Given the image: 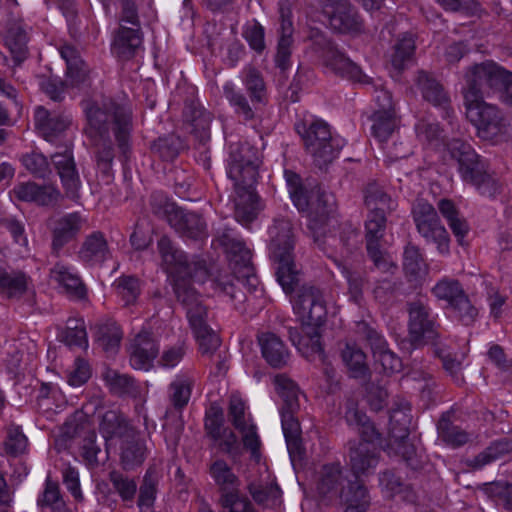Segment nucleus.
I'll list each match as a JSON object with an SVG mask.
<instances>
[{
    "mask_svg": "<svg viewBox=\"0 0 512 512\" xmlns=\"http://www.w3.org/2000/svg\"><path fill=\"white\" fill-rule=\"evenodd\" d=\"M114 288L117 296L126 306L134 304L140 294L139 280L132 276L118 278L114 283Z\"/></svg>",
    "mask_w": 512,
    "mask_h": 512,
    "instance_id": "6e6d98bb",
    "label": "nucleus"
},
{
    "mask_svg": "<svg viewBox=\"0 0 512 512\" xmlns=\"http://www.w3.org/2000/svg\"><path fill=\"white\" fill-rule=\"evenodd\" d=\"M451 158L458 163V171L463 181L474 185L480 194L494 197L501 190L498 180L486 171V165L471 146L461 140L454 139L447 144Z\"/></svg>",
    "mask_w": 512,
    "mask_h": 512,
    "instance_id": "9d476101",
    "label": "nucleus"
},
{
    "mask_svg": "<svg viewBox=\"0 0 512 512\" xmlns=\"http://www.w3.org/2000/svg\"><path fill=\"white\" fill-rule=\"evenodd\" d=\"M70 123L71 119L68 115L51 114L42 106H38L35 110V126L47 141H53L62 134Z\"/></svg>",
    "mask_w": 512,
    "mask_h": 512,
    "instance_id": "7c9ffc66",
    "label": "nucleus"
},
{
    "mask_svg": "<svg viewBox=\"0 0 512 512\" xmlns=\"http://www.w3.org/2000/svg\"><path fill=\"white\" fill-rule=\"evenodd\" d=\"M409 333L413 342L434 335L433 320L429 309L421 302L411 303L409 309Z\"/></svg>",
    "mask_w": 512,
    "mask_h": 512,
    "instance_id": "2f4dec72",
    "label": "nucleus"
},
{
    "mask_svg": "<svg viewBox=\"0 0 512 512\" xmlns=\"http://www.w3.org/2000/svg\"><path fill=\"white\" fill-rule=\"evenodd\" d=\"M403 267L406 274L414 280L423 278L428 271L419 249L413 245H408L404 250Z\"/></svg>",
    "mask_w": 512,
    "mask_h": 512,
    "instance_id": "de8ad7c7",
    "label": "nucleus"
},
{
    "mask_svg": "<svg viewBox=\"0 0 512 512\" xmlns=\"http://www.w3.org/2000/svg\"><path fill=\"white\" fill-rule=\"evenodd\" d=\"M280 13V37L277 45L275 61L278 67L286 69L290 65L291 46L293 43V23L291 20V7L288 2H281Z\"/></svg>",
    "mask_w": 512,
    "mask_h": 512,
    "instance_id": "cd10ccee",
    "label": "nucleus"
},
{
    "mask_svg": "<svg viewBox=\"0 0 512 512\" xmlns=\"http://www.w3.org/2000/svg\"><path fill=\"white\" fill-rule=\"evenodd\" d=\"M223 94L238 115L247 120L253 117V110L246 97L237 89L234 83L226 82L223 86Z\"/></svg>",
    "mask_w": 512,
    "mask_h": 512,
    "instance_id": "5fc2aeb1",
    "label": "nucleus"
},
{
    "mask_svg": "<svg viewBox=\"0 0 512 512\" xmlns=\"http://www.w3.org/2000/svg\"><path fill=\"white\" fill-rule=\"evenodd\" d=\"M85 221L77 213L63 216L54 228L53 245L61 247L72 239L84 226Z\"/></svg>",
    "mask_w": 512,
    "mask_h": 512,
    "instance_id": "ea45409f",
    "label": "nucleus"
},
{
    "mask_svg": "<svg viewBox=\"0 0 512 512\" xmlns=\"http://www.w3.org/2000/svg\"><path fill=\"white\" fill-rule=\"evenodd\" d=\"M209 474L218 487L220 496L241 488L240 478L224 460L214 461L209 468Z\"/></svg>",
    "mask_w": 512,
    "mask_h": 512,
    "instance_id": "e433bc0d",
    "label": "nucleus"
},
{
    "mask_svg": "<svg viewBox=\"0 0 512 512\" xmlns=\"http://www.w3.org/2000/svg\"><path fill=\"white\" fill-rule=\"evenodd\" d=\"M60 55L67 65L66 82L58 79H50L43 84L45 93L55 101L61 100L62 95L68 86L80 87L89 80V71L79 57L78 52L71 46H63Z\"/></svg>",
    "mask_w": 512,
    "mask_h": 512,
    "instance_id": "4468645a",
    "label": "nucleus"
},
{
    "mask_svg": "<svg viewBox=\"0 0 512 512\" xmlns=\"http://www.w3.org/2000/svg\"><path fill=\"white\" fill-rule=\"evenodd\" d=\"M219 503L225 512H255L252 502L241 488L222 494Z\"/></svg>",
    "mask_w": 512,
    "mask_h": 512,
    "instance_id": "09e8293b",
    "label": "nucleus"
},
{
    "mask_svg": "<svg viewBox=\"0 0 512 512\" xmlns=\"http://www.w3.org/2000/svg\"><path fill=\"white\" fill-rule=\"evenodd\" d=\"M33 291V281L20 270H7L0 262V296L4 299L19 300Z\"/></svg>",
    "mask_w": 512,
    "mask_h": 512,
    "instance_id": "b1692460",
    "label": "nucleus"
},
{
    "mask_svg": "<svg viewBox=\"0 0 512 512\" xmlns=\"http://www.w3.org/2000/svg\"><path fill=\"white\" fill-rule=\"evenodd\" d=\"M371 121V133L381 144H385L389 138H392L399 128L396 112L374 111Z\"/></svg>",
    "mask_w": 512,
    "mask_h": 512,
    "instance_id": "4c0bfd02",
    "label": "nucleus"
},
{
    "mask_svg": "<svg viewBox=\"0 0 512 512\" xmlns=\"http://www.w3.org/2000/svg\"><path fill=\"white\" fill-rule=\"evenodd\" d=\"M408 407L394 410L390 415V435L395 442L404 443L408 437V424L410 422Z\"/></svg>",
    "mask_w": 512,
    "mask_h": 512,
    "instance_id": "4d7b16f0",
    "label": "nucleus"
},
{
    "mask_svg": "<svg viewBox=\"0 0 512 512\" xmlns=\"http://www.w3.org/2000/svg\"><path fill=\"white\" fill-rule=\"evenodd\" d=\"M219 503L225 512H255L252 502L241 488L222 494Z\"/></svg>",
    "mask_w": 512,
    "mask_h": 512,
    "instance_id": "8fccbe9b",
    "label": "nucleus"
},
{
    "mask_svg": "<svg viewBox=\"0 0 512 512\" xmlns=\"http://www.w3.org/2000/svg\"><path fill=\"white\" fill-rule=\"evenodd\" d=\"M258 343L263 358L270 366L280 368L287 364L289 360L288 349L276 334L270 332L261 333L258 336Z\"/></svg>",
    "mask_w": 512,
    "mask_h": 512,
    "instance_id": "473e14b6",
    "label": "nucleus"
},
{
    "mask_svg": "<svg viewBox=\"0 0 512 512\" xmlns=\"http://www.w3.org/2000/svg\"><path fill=\"white\" fill-rule=\"evenodd\" d=\"M64 341L68 346L87 348V333L82 319H69L64 334Z\"/></svg>",
    "mask_w": 512,
    "mask_h": 512,
    "instance_id": "bf43d9fd",
    "label": "nucleus"
},
{
    "mask_svg": "<svg viewBox=\"0 0 512 512\" xmlns=\"http://www.w3.org/2000/svg\"><path fill=\"white\" fill-rule=\"evenodd\" d=\"M23 166L36 177H44L49 169L46 157L38 152H31L21 157Z\"/></svg>",
    "mask_w": 512,
    "mask_h": 512,
    "instance_id": "69168bd1",
    "label": "nucleus"
},
{
    "mask_svg": "<svg viewBox=\"0 0 512 512\" xmlns=\"http://www.w3.org/2000/svg\"><path fill=\"white\" fill-rule=\"evenodd\" d=\"M357 333L370 344L376 361L381 364L385 372L393 373L400 369V359L387 348L383 336L372 326L366 322H359L357 324Z\"/></svg>",
    "mask_w": 512,
    "mask_h": 512,
    "instance_id": "aec40b11",
    "label": "nucleus"
},
{
    "mask_svg": "<svg viewBox=\"0 0 512 512\" xmlns=\"http://www.w3.org/2000/svg\"><path fill=\"white\" fill-rule=\"evenodd\" d=\"M469 77L473 84L480 83V86L499 92L502 100L512 105V73L493 61H486L471 66Z\"/></svg>",
    "mask_w": 512,
    "mask_h": 512,
    "instance_id": "f3484780",
    "label": "nucleus"
},
{
    "mask_svg": "<svg viewBox=\"0 0 512 512\" xmlns=\"http://www.w3.org/2000/svg\"><path fill=\"white\" fill-rule=\"evenodd\" d=\"M288 192L294 206L308 218V227L315 243L328 257L333 258L329 248L335 247L339 240L331 234L338 221L335 218L336 200L332 193L315 185H304L298 174L284 172Z\"/></svg>",
    "mask_w": 512,
    "mask_h": 512,
    "instance_id": "f03ea898",
    "label": "nucleus"
},
{
    "mask_svg": "<svg viewBox=\"0 0 512 512\" xmlns=\"http://www.w3.org/2000/svg\"><path fill=\"white\" fill-rule=\"evenodd\" d=\"M469 70L465 74L466 89L464 91V104L466 117L476 127L478 135L484 139L497 135L504 126V118L498 108L483 100L480 86L469 79Z\"/></svg>",
    "mask_w": 512,
    "mask_h": 512,
    "instance_id": "9b49d317",
    "label": "nucleus"
},
{
    "mask_svg": "<svg viewBox=\"0 0 512 512\" xmlns=\"http://www.w3.org/2000/svg\"><path fill=\"white\" fill-rule=\"evenodd\" d=\"M99 430L105 439L108 450L116 447L125 438L132 437L135 431L124 416L114 410L106 411L102 415Z\"/></svg>",
    "mask_w": 512,
    "mask_h": 512,
    "instance_id": "4be33fe9",
    "label": "nucleus"
},
{
    "mask_svg": "<svg viewBox=\"0 0 512 512\" xmlns=\"http://www.w3.org/2000/svg\"><path fill=\"white\" fill-rule=\"evenodd\" d=\"M195 383V377L188 373L178 374L170 384V401L172 405L181 409L185 407L191 397L192 387Z\"/></svg>",
    "mask_w": 512,
    "mask_h": 512,
    "instance_id": "a19ab883",
    "label": "nucleus"
},
{
    "mask_svg": "<svg viewBox=\"0 0 512 512\" xmlns=\"http://www.w3.org/2000/svg\"><path fill=\"white\" fill-rule=\"evenodd\" d=\"M324 14L328 17L329 25L338 32H355L361 28L358 16L346 0H335V3L325 5Z\"/></svg>",
    "mask_w": 512,
    "mask_h": 512,
    "instance_id": "bb28decb",
    "label": "nucleus"
},
{
    "mask_svg": "<svg viewBox=\"0 0 512 512\" xmlns=\"http://www.w3.org/2000/svg\"><path fill=\"white\" fill-rule=\"evenodd\" d=\"M260 165L259 152L249 143H232L229 147L228 177L235 188V219L243 225L252 222L258 211L254 185Z\"/></svg>",
    "mask_w": 512,
    "mask_h": 512,
    "instance_id": "7ed1b4c3",
    "label": "nucleus"
},
{
    "mask_svg": "<svg viewBox=\"0 0 512 512\" xmlns=\"http://www.w3.org/2000/svg\"><path fill=\"white\" fill-rule=\"evenodd\" d=\"M5 43L18 64L26 58L27 34L22 22H16L8 28Z\"/></svg>",
    "mask_w": 512,
    "mask_h": 512,
    "instance_id": "79ce46f5",
    "label": "nucleus"
},
{
    "mask_svg": "<svg viewBox=\"0 0 512 512\" xmlns=\"http://www.w3.org/2000/svg\"><path fill=\"white\" fill-rule=\"evenodd\" d=\"M112 488L119 495L123 502H133L138 484L137 481L120 471H112L109 474Z\"/></svg>",
    "mask_w": 512,
    "mask_h": 512,
    "instance_id": "49530a36",
    "label": "nucleus"
},
{
    "mask_svg": "<svg viewBox=\"0 0 512 512\" xmlns=\"http://www.w3.org/2000/svg\"><path fill=\"white\" fill-rule=\"evenodd\" d=\"M247 490L259 506L263 508H277L281 505V490L274 478L266 469L259 480H249Z\"/></svg>",
    "mask_w": 512,
    "mask_h": 512,
    "instance_id": "5701e85b",
    "label": "nucleus"
},
{
    "mask_svg": "<svg viewBox=\"0 0 512 512\" xmlns=\"http://www.w3.org/2000/svg\"><path fill=\"white\" fill-rule=\"evenodd\" d=\"M87 118L85 132L89 138L103 137L113 130L119 147L125 152L130 133V113L113 100H87L83 103Z\"/></svg>",
    "mask_w": 512,
    "mask_h": 512,
    "instance_id": "423d86ee",
    "label": "nucleus"
},
{
    "mask_svg": "<svg viewBox=\"0 0 512 512\" xmlns=\"http://www.w3.org/2000/svg\"><path fill=\"white\" fill-rule=\"evenodd\" d=\"M416 83L423 98L434 106L442 107L447 117H450V111L448 110L449 97L440 83L423 71L419 72Z\"/></svg>",
    "mask_w": 512,
    "mask_h": 512,
    "instance_id": "c9c22d12",
    "label": "nucleus"
},
{
    "mask_svg": "<svg viewBox=\"0 0 512 512\" xmlns=\"http://www.w3.org/2000/svg\"><path fill=\"white\" fill-rule=\"evenodd\" d=\"M342 359L354 378L364 377L368 371L365 353L356 345L347 344Z\"/></svg>",
    "mask_w": 512,
    "mask_h": 512,
    "instance_id": "a18cd8bd",
    "label": "nucleus"
},
{
    "mask_svg": "<svg viewBox=\"0 0 512 512\" xmlns=\"http://www.w3.org/2000/svg\"><path fill=\"white\" fill-rule=\"evenodd\" d=\"M243 84L252 102H263L266 98L264 80L255 68L247 67L243 71Z\"/></svg>",
    "mask_w": 512,
    "mask_h": 512,
    "instance_id": "3c124183",
    "label": "nucleus"
},
{
    "mask_svg": "<svg viewBox=\"0 0 512 512\" xmlns=\"http://www.w3.org/2000/svg\"><path fill=\"white\" fill-rule=\"evenodd\" d=\"M38 504L40 506L51 507L53 512L66 510L65 503L60 496L58 485L49 480L46 482V488L42 496L38 499Z\"/></svg>",
    "mask_w": 512,
    "mask_h": 512,
    "instance_id": "0e129e2a",
    "label": "nucleus"
},
{
    "mask_svg": "<svg viewBox=\"0 0 512 512\" xmlns=\"http://www.w3.org/2000/svg\"><path fill=\"white\" fill-rule=\"evenodd\" d=\"M223 94L238 115L247 120L253 117V110L246 97L237 89L234 83L226 82L223 86Z\"/></svg>",
    "mask_w": 512,
    "mask_h": 512,
    "instance_id": "603ef678",
    "label": "nucleus"
},
{
    "mask_svg": "<svg viewBox=\"0 0 512 512\" xmlns=\"http://www.w3.org/2000/svg\"><path fill=\"white\" fill-rule=\"evenodd\" d=\"M96 339L107 354L113 355L120 347L122 331L115 322H107L97 327Z\"/></svg>",
    "mask_w": 512,
    "mask_h": 512,
    "instance_id": "c03bdc74",
    "label": "nucleus"
},
{
    "mask_svg": "<svg viewBox=\"0 0 512 512\" xmlns=\"http://www.w3.org/2000/svg\"><path fill=\"white\" fill-rule=\"evenodd\" d=\"M414 222L419 234L427 243L434 244L442 255L449 254V235L445 227L440 223L434 207L418 200L412 210Z\"/></svg>",
    "mask_w": 512,
    "mask_h": 512,
    "instance_id": "ddd939ff",
    "label": "nucleus"
},
{
    "mask_svg": "<svg viewBox=\"0 0 512 512\" xmlns=\"http://www.w3.org/2000/svg\"><path fill=\"white\" fill-rule=\"evenodd\" d=\"M275 386L284 401L281 422L287 445L290 447L292 444H297L301 432L299 421L294 416L299 409L300 393L296 384L283 375L275 377Z\"/></svg>",
    "mask_w": 512,
    "mask_h": 512,
    "instance_id": "2eb2a0df",
    "label": "nucleus"
},
{
    "mask_svg": "<svg viewBox=\"0 0 512 512\" xmlns=\"http://www.w3.org/2000/svg\"><path fill=\"white\" fill-rule=\"evenodd\" d=\"M50 279L69 297L75 299H84L86 297V286L72 267L63 263L55 264L50 270Z\"/></svg>",
    "mask_w": 512,
    "mask_h": 512,
    "instance_id": "c85d7f7f",
    "label": "nucleus"
},
{
    "mask_svg": "<svg viewBox=\"0 0 512 512\" xmlns=\"http://www.w3.org/2000/svg\"><path fill=\"white\" fill-rule=\"evenodd\" d=\"M86 424L81 423L80 425H76L74 429V434L76 436H84L85 444L83 445V456L90 463L97 462V455L100 452V448L95 444L96 434L94 431H90L87 436H85Z\"/></svg>",
    "mask_w": 512,
    "mask_h": 512,
    "instance_id": "338daca9",
    "label": "nucleus"
},
{
    "mask_svg": "<svg viewBox=\"0 0 512 512\" xmlns=\"http://www.w3.org/2000/svg\"><path fill=\"white\" fill-rule=\"evenodd\" d=\"M229 417L234 427L242 434L244 446L250 450L252 457L259 460L260 440L249 414L246 413L244 401L232 395L229 402Z\"/></svg>",
    "mask_w": 512,
    "mask_h": 512,
    "instance_id": "a211bd4d",
    "label": "nucleus"
},
{
    "mask_svg": "<svg viewBox=\"0 0 512 512\" xmlns=\"http://www.w3.org/2000/svg\"><path fill=\"white\" fill-rule=\"evenodd\" d=\"M91 140L94 142V146L96 147L98 167L101 168L103 172L108 173L114 158L113 149L108 135L103 136L102 138H91Z\"/></svg>",
    "mask_w": 512,
    "mask_h": 512,
    "instance_id": "e2e57ef3",
    "label": "nucleus"
},
{
    "mask_svg": "<svg viewBox=\"0 0 512 512\" xmlns=\"http://www.w3.org/2000/svg\"><path fill=\"white\" fill-rule=\"evenodd\" d=\"M159 347L152 335L147 332L139 333L130 345V364L138 370H148L157 357Z\"/></svg>",
    "mask_w": 512,
    "mask_h": 512,
    "instance_id": "a878e982",
    "label": "nucleus"
},
{
    "mask_svg": "<svg viewBox=\"0 0 512 512\" xmlns=\"http://www.w3.org/2000/svg\"><path fill=\"white\" fill-rule=\"evenodd\" d=\"M438 209L447 220L450 229L460 245H463V239L469 231L468 224L461 218L455 205L447 199H443L438 204Z\"/></svg>",
    "mask_w": 512,
    "mask_h": 512,
    "instance_id": "37998d69",
    "label": "nucleus"
},
{
    "mask_svg": "<svg viewBox=\"0 0 512 512\" xmlns=\"http://www.w3.org/2000/svg\"><path fill=\"white\" fill-rule=\"evenodd\" d=\"M318 493L329 500L340 499L346 506L345 512H366L370 499L360 481H353L343 475L340 464L323 466L318 483Z\"/></svg>",
    "mask_w": 512,
    "mask_h": 512,
    "instance_id": "6e6552de",
    "label": "nucleus"
},
{
    "mask_svg": "<svg viewBox=\"0 0 512 512\" xmlns=\"http://www.w3.org/2000/svg\"><path fill=\"white\" fill-rule=\"evenodd\" d=\"M345 419L349 426L358 430L361 440L350 447V466L354 481L370 474L378 465L379 451L374 444L378 433L368 417L362 413L354 402L347 404Z\"/></svg>",
    "mask_w": 512,
    "mask_h": 512,
    "instance_id": "0eeeda50",
    "label": "nucleus"
},
{
    "mask_svg": "<svg viewBox=\"0 0 512 512\" xmlns=\"http://www.w3.org/2000/svg\"><path fill=\"white\" fill-rule=\"evenodd\" d=\"M111 252L105 236L101 232L88 235L78 251L79 260L87 266H99L110 259Z\"/></svg>",
    "mask_w": 512,
    "mask_h": 512,
    "instance_id": "c756f323",
    "label": "nucleus"
},
{
    "mask_svg": "<svg viewBox=\"0 0 512 512\" xmlns=\"http://www.w3.org/2000/svg\"><path fill=\"white\" fill-rule=\"evenodd\" d=\"M52 162L58 172L66 195L72 199L79 197L81 180L76 170L75 162L70 150L52 155Z\"/></svg>",
    "mask_w": 512,
    "mask_h": 512,
    "instance_id": "393cba45",
    "label": "nucleus"
},
{
    "mask_svg": "<svg viewBox=\"0 0 512 512\" xmlns=\"http://www.w3.org/2000/svg\"><path fill=\"white\" fill-rule=\"evenodd\" d=\"M102 377L110 391L115 394H129L133 391V380L127 375L120 374L115 370L107 368L103 372Z\"/></svg>",
    "mask_w": 512,
    "mask_h": 512,
    "instance_id": "13d9d810",
    "label": "nucleus"
},
{
    "mask_svg": "<svg viewBox=\"0 0 512 512\" xmlns=\"http://www.w3.org/2000/svg\"><path fill=\"white\" fill-rule=\"evenodd\" d=\"M334 261L348 282V291L351 300L354 301L355 303H359V301L362 298L363 280L361 276L349 270L345 265L341 264L336 259H334Z\"/></svg>",
    "mask_w": 512,
    "mask_h": 512,
    "instance_id": "774afa93",
    "label": "nucleus"
},
{
    "mask_svg": "<svg viewBox=\"0 0 512 512\" xmlns=\"http://www.w3.org/2000/svg\"><path fill=\"white\" fill-rule=\"evenodd\" d=\"M293 310L302 322L301 332L289 330L290 340L308 360H323L319 327L326 316L322 292L315 287H303L293 302Z\"/></svg>",
    "mask_w": 512,
    "mask_h": 512,
    "instance_id": "20e7f679",
    "label": "nucleus"
},
{
    "mask_svg": "<svg viewBox=\"0 0 512 512\" xmlns=\"http://www.w3.org/2000/svg\"><path fill=\"white\" fill-rule=\"evenodd\" d=\"M434 296L447 303L456 317L465 324L472 323L478 312L472 305L462 286L457 280L443 278L432 289Z\"/></svg>",
    "mask_w": 512,
    "mask_h": 512,
    "instance_id": "dca6fc26",
    "label": "nucleus"
},
{
    "mask_svg": "<svg viewBox=\"0 0 512 512\" xmlns=\"http://www.w3.org/2000/svg\"><path fill=\"white\" fill-rule=\"evenodd\" d=\"M269 250L278 263L277 279L286 293L291 292L299 281V270L293 262L294 236L288 219H275L269 228Z\"/></svg>",
    "mask_w": 512,
    "mask_h": 512,
    "instance_id": "1a4fd4ad",
    "label": "nucleus"
},
{
    "mask_svg": "<svg viewBox=\"0 0 512 512\" xmlns=\"http://www.w3.org/2000/svg\"><path fill=\"white\" fill-rule=\"evenodd\" d=\"M14 195L22 201L48 205L56 201L59 192L54 186H38L36 183H20L13 189Z\"/></svg>",
    "mask_w": 512,
    "mask_h": 512,
    "instance_id": "72a5a7b5",
    "label": "nucleus"
},
{
    "mask_svg": "<svg viewBox=\"0 0 512 512\" xmlns=\"http://www.w3.org/2000/svg\"><path fill=\"white\" fill-rule=\"evenodd\" d=\"M415 49L414 39L411 35L403 36L395 46V51L392 55V66L400 71L404 69L406 63L410 61Z\"/></svg>",
    "mask_w": 512,
    "mask_h": 512,
    "instance_id": "680f3d73",
    "label": "nucleus"
},
{
    "mask_svg": "<svg viewBox=\"0 0 512 512\" xmlns=\"http://www.w3.org/2000/svg\"><path fill=\"white\" fill-rule=\"evenodd\" d=\"M142 47V35L139 28L122 26L113 41L112 51L122 59H128Z\"/></svg>",
    "mask_w": 512,
    "mask_h": 512,
    "instance_id": "f704fd0d",
    "label": "nucleus"
},
{
    "mask_svg": "<svg viewBox=\"0 0 512 512\" xmlns=\"http://www.w3.org/2000/svg\"><path fill=\"white\" fill-rule=\"evenodd\" d=\"M163 213L170 226L183 237L191 239L207 237V225L198 214L184 211L173 204H167Z\"/></svg>",
    "mask_w": 512,
    "mask_h": 512,
    "instance_id": "6ab92c4d",
    "label": "nucleus"
},
{
    "mask_svg": "<svg viewBox=\"0 0 512 512\" xmlns=\"http://www.w3.org/2000/svg\"><path fill=\"white\" fill-rule=\"evenodd\" d=\"M297 131L302 135L306 150L319 167L333 161L346 143L342 137L333 136L329 126L323 121H314L308 128L297 125Z\"/></svg>",
    "mask_w": 512,
    "mask_h": 512,
    "instance_id": "f8f14e48",
    "label": "nucleus"
},
{
    "mask_svg": "<svg viewBox=\"0 0 512 512\" xmlns=\"http://www.w3.org/2000/svg\"><path fill=\"white\" fill-rule=\"evenodd\" d=\"M223 94L238 115L247 120L253 117V110L246 97L237 89L234 83L226 82L223 86Z\"/></svg>",
    "mask_w": 512,
    "mask_h": 512,
    "instance_id": "864d4df0",
    "label": "nucleus"
},
{
    "mask_svg": "<svg viewBox=\"0 0 512 512\" xmlns=\"http://www.w3.org/2000/svg\"><path fill=\"white\" fill-rule=\"evenodd\" d=\"M4 446L6 452L14 456L23 454L27 450L28 440L19 426L9 425L7 427Z\"/></svg>",
    "mask_w": 512,
    "mask_h": 512,
    "instance_id": "052dcab7",
    "label": "nucleus"
},
{
    "mask_svg": "<svg viewBox=\"0 0 512 512\" xmlns=\"http://www.w3.org/2000/svg\"><path fill=\"white\" fill-rule=\"evenodd\" d=\"M161 266L171 278L177 299L186 309L187 319L203 355H211L220 346L218 335L207 323V309L189 280L205 283L209 278L204 262L189 261L185 253L175 248L167 237L158 241Z\"/></svg>",
    "mask_w": 512,
    "mask_h": 512,
    "instance_id": "f257e3e1",
    "label": "nucleus"
},
{
    "mask_svg": "<svg viewBox=\"0 0 512 512\" xmlns=\"http://www.w3.org/2000/svg\"><path fill=\"white\" fill-rule=\"evenodd\" d=\"M365 204L370 210L365 222L367 253L378 269L388 272L394 267V261L392 256L382 249L380 241L386 228L385 214L394 210L396 203L382 187L372 183L366 188Z\"/></svg>",
    "mask_w": 512,
    "mask_h": 512,
    "instance_id": "39448f33",
    "label": "nucleus"
},
{
    "mask_svg": "<svg viewBox=\"0 0 512 512\" xmlns=\"http://www.w3.org/2000/svg\"><path fill=\"white\" fill-rule=\"evenodd\" d=\"M119 444L121 447V463L125 469H133L144 461L145 446L136 431H134L132 437L125 438Z\"/></svg>",
    "mask_w": 512,
    "mask_h": 512,
    "instance_id": "58836bf2",
    "label": "nucleus"
},
{
    "mask_svg": "<svg viewBox=\"0 0 512 512\" xmlns=\"http://www.w3.org/2000/svg\"><path fill=\"white\" fill-rule=\"evenodd\" d=\"M321 56L324 64L334 73L355 82L370 83V78L362 72L360 67L339 52L332 43H325Z\"/></svg>",
    "mask_w": 512,
    "mask_h": 512,
    "instance_id": "412c9836",
    "label": "nucleus"
}]
</instances>
